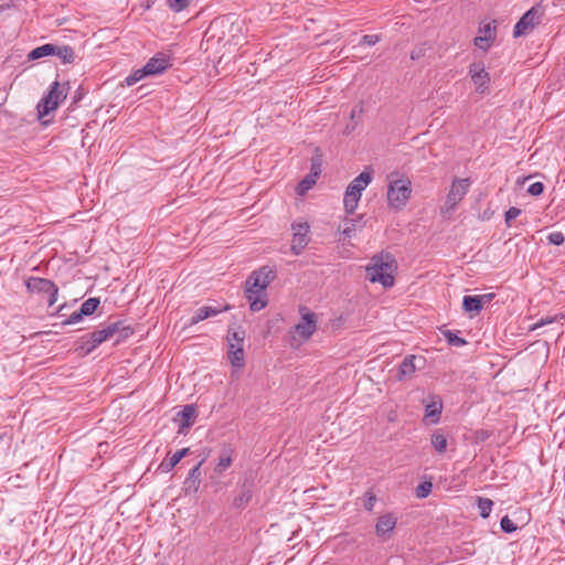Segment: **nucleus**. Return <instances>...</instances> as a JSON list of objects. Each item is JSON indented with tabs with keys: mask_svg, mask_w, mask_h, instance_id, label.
<instances>
[{
	"mask_svg": "<svg viewBox=\"0 0 565 565\" xmlns=\"http://www.w3.org/2000/svg\"><path fill=\"white\" fill-rule=\"evenodd\" d=\"M276 278V271L263 266L252 273L246 280L245 296L252 311H259L267 306L266 288Z\"/></svg>",
	"mask_w": 565,
	"mask_h": 565,
	"instance_id": "f257e3e1",
	"label": "nucleus"
},
{
	"mask_svg": "<svg viewBox=\"0 0 565 565\" xmlns=\"http://www.w3.org/2000/svg\"><path fill=\"white\" fill-rule=\"evenodd\" d=\"M116 333H119V339L117 340L119 342L131 335L134 331L130 327L124 326L122 321L111 322L100 330L83 335L77 351L83 355H87L98 345L111 339Z\"/></svg>",
	"mask_w": 565,
	"mask_h": 565,
	"instance_id": "f03ea898",
	"label": "nucleus"
},
{
	"mask_svg": "<svg viewBox=\"0 0 565 565\" xmlns=\"http://www.w3.org/2000/svg\"><path fill=\"white\" fill-rule=\"evenodd\" d=\"M68 89V83L61 85L57 81L53 82L49 93L42 97L36 106L39 117L42 118L55 110L60 103L66 98Z\"/></svg>",
	"mask_w": 565,
	"mask_h": 565,
	"instance_id": "7ed1b4c3",
	"label": "nucleus"
},
{
	"mask_svg": "<svg viewBox=\"0 0 565 565\" xmlns=\"http://www.w3.org/2000/svg\"><path fill=\"white\" fill-rule=\"evenodd\" d=\"M245 330L242 328L232 329L230 328L227 331V343L228 351L227 356L231 364L234 367H243L245 364V354H244V340H245Z\"/></svg>",
	"mask_w": 565,
	"mask_h": 565,
	"instance_id": "20e7f679",
	"label": "nucleus"
},
{
	"mask_svg": "<svg viewBox=\"0 0 565 565\" xmlns=\"http://www.w3.org/2000/svg\"><path fill=\"white\" fill-rule=\"evenodd\" d=\"M412 193L408 179H393L391 173V207L402 209L406 205Z\"/></svg>",
	"mask_w": 565,
	"mask_h": 565,
	"instance_id": "39448f33",
	"label": "nucleus"
},
{
	"mask_svg": "<svg viewBox=\"0 0 565 565\" xmlns=\"http://www.w3.org/2000/svg\"><path fill=\"white\" fill-rule=\"evenodd\" d=\"M542 15L543 12L537 7H532L515 24L513 35L519 38L530 33L537 24L541 23Z\"/></svg>",
	"mask_w": 565,
	"mask_h": 565,
	"instance_id": "423d86ee",
	"label": "nucleus"
},
{
	"mask_svg": "<svg viewBox=\"0 0 565 565\" xmlns=\"http://www.w3.org/2000/svg\"><path fill=\"white\" fill-rule=\"evenodd\" d=\"M291 230H292L291 252L295 255H299L310 242V237H309L310 226L306 222H303V223L295 222L291 224Z\"/></svg>",
	"mask_w": 565,
	"mask_h": 565,
	"instance_id": "0eeeda50",
	"label": "nucleus"
},
{
	"mask_svg": "<svg viewBox=\"0 0 565 565\" xmlns=\"http://www.w3.org/2000/svg\"><path fill=\"white\" fill-rule=\"evenodd\" d=\"M425 406L424 423L426 425L437 424L440 420L443 412L441 397L435 394H430L423 399Z\"/></svg>",
	"mask_w": 565,
	"mask_h": 565,
	"instance_id": "6e6552de",
	"label": "nucleus"
},
{
	"mask_svg": "<svg viewBox=\"0 0 565 565\" xmlns=\"http://www.w3.org/2000/svg\"><path fill=\"white\" fill-rule=\"evenodd\" d=\"M388 263L383 262L382 257L374 256L372 263L366 266V275L370 281L381 282L383 287H388Z\"/></svg>",
	"mask_w": 565,
	"mask_h": 565,
	"instance_id": "1a4fd4ad",
	"label": "nucleus"
},
{
	"mask_svg": "<svg viewBox=\"0 0 565 565\" xmlns=\"http://www.w3.org/2000/svg\"><path fill=\"white\" fill-rule=\"evenodd\" d=\"M470 186V179H455L449 193L447 194L446 205L447 211L455 209V206L465 198Z\"/></svg>",
	"mask_w": 565,
	"mask_h": 565,
	"instance_id": "9d476101",
	"label": "nucleus"
},
{
	"mask_svg": "<svg viewBox=\"0 0 565 565\" xmlns=\"http://www.w3.org/2000/svg\"><path fill=\"white\" fill-rule=\"evenodd\" d=\"M495 21L486 23L479 28V35L475 38L473 43L480 50L487 52L497 38Z\"/></svg>",
	"mask_w": 565,
	"mask_h": 565,
	"instance_id": "9b49d317",
	"label": "nucleus"
},
{
	"mask_svg": "<svg viewBox=\"0 0 565 565\" xmlns=\"http://www.w3.org/2000/svg\"><path fill=\"white\" fill-rule=\"evenodd\" d=\"M469 74L473 84L477 86V90L484 93L488 89L490 82L489 73L484 70L481 63H473L469 67Z\"/></svg>",
	"mask_w": 565,
	"mask_h": 565,
	"instance_id": "f8f14e48",
	"label": "nucleus"
},
{
	"mask_svg": "<svg viewBox=\"0 0 565 565\" xmlns=\"http://www.w3.org/2000/svg\"><path fill=\"white\" fill-rule=\"evenodd\" d=\"M170 57L164 53H157L145 65L148 75H158L163 73L171 66Z\"/></svg>",
	"mask_w": 565,
	"mask_h": 565,
	"instance_id": "ddd939ff",
	"label": "nucleus"
},
{
	"mask_svg": "<svg viewBox=\"0 0 565 565\" xmlns=\"http://www.w3.org/2000/svg\"><path fill=\"white\" fill-rule=\"evenodd\" d=\"M416 361L423 363V358H417L415 355H407L404 358L402 363L398 366L396 379L398 381H407L413 377L415 371L417 370Z\"/></svg>",
	"mask_w": 565,
	"mask_h": 565,
	"instance_id": "4468645a",
	"label": "nucleus"
},
{
	"mask_svg": "<svg viewBox=\"0 0 565 565\" xmlns=\"http://www.w3.org/2000/svg\"><path fill=\"white\" fill-rule=\"evenodd\" d=\"M230 307L228 306H225V307H220V306H203V307H200L198 308L191 320H190V324L193 326V324H196L199 323L200 321H203L207 318H211V317H215L217 316L218 313L223 312V311H226L228 310Z\"/></svg>",
	"mask_w": 565,
	"mask_h": 565,
	"instance_id": "2eb2a0df",
	"label": "nucleus"
},
{
	"mask_svg": "<svg viewBox=\"0 0 565 565\" xmlns=\"http://www.w3.org/2000/svg\"><path fill=\"white\" fill-rule=\"evenodd\" d=\"M54 282L46 278L30 277L25 281V287L29 292L47 295L49 290H53Z\"/></svg>",
	"mask_w": 565,
	"mask_h": 565,
	"instance_id": "dca6fc26",
	"label": "nucleus"
},
{
	"mask_svg": "<svg viewBox=\"0 0 565 565\" xmlns=\"http://www.w3.org/2000/svg\"><path fill=\"white\" fill-rule=\"evenodd\" d=\"M493 297L492 294L478 295V296H465L462 299V307L467 312L479 313L483 307V303L490 301Z\"/></svg>",
	"mask_w": 565,
	"mask_h": 565,
	"instance_id": "f3484780",
	"label": "nucleus"
},
{
	"mask_svg": "<svg viewBox=\"0 0 565 565\" xmlns=\"http://www.w3.org/2000/svg\"><path fill=\"white\" fill-rule=\"evenodd\" d=\"M316 316L315 313H306L302 316L300 322L296 326V330L303 339H309L316 331Z\"/></svg>",
	"mask_w": 565,
	"mask_h": 565,
	"instance_id": "a211bd4d",
	"label": "nucleus"
},
{
	"mask_svg": "<svg viewBox=\"0 0 565 565\" xmlns=\"http://www.w3.org/2000/svg\"><path fill=\"white\" fill-rule=\"evenodd\" d=\"M196 417V408L194 405L189 404L183 406V408L177 413L174 418L175 423H178L180 430L183 428H188L192 425L193 420Z\"/></svg>",
	"mask_w": 565,
	"mask_h": 565,
	"instance_id": "6ab92c4d",
	"label": "nucleus"
},
{
	"mask_svg": "<svg viewBox=\"0 0 565 565\" xmlns=\"http://www.w3.org/2000/svg\"><path fill=\"white\" fill-rule=\"evenodd\" d=\"M201 465L202 461L189 471L188 478L184 481V490L186 493H195L199 490L201 483Z\"/></svg>",
	"mask_w": 565,
	"mask_h": 565,
	"instance_id": "aec40b11",
	"label": "nucleus"
},
{
	"mask_svg": "<svg viewBox=\"0 0 565 565\" xmlns=\"http://www.w3.org/2000/svg\"><path fill=\"white\" fill-rule=\"evenodd\" d=\"M233 454L234 450L231 446H224L221 449L217 463L214 469L215 473L222 475L227 468L231 467L233 462Z\"/></svg>",
	"mask_w": 565,
	"mask_h": 565,
	"instance_id": "412c9836",
	"label": "nucleus"
},
{
	"mask_svg": "<svg viewBox=\"0 0 565 565\" xmlns=\"http://www.w3.org/2000/svg\"><path fill=\"white\" fill-rule=\"evenodd\" d=\"M372 175L367 171L361 172L356 178H354L350 184L348 185L347 190L353 193L362 195V191L367 186V184L371 182Z\"/></svg>",
	"mask_w": 565,
	"mask_h": 565,
	"instance_id": "4be33fe9",
	"label": "nucleus"
},
{
	"mask_svg": "<svg viewBox=\"0 0 565 565\" xmlns=\"http://www.w3.org/2000/svg\"><path fill=\"white\" fill-rule=\"evenodd\" d=\"M189 452V448H182L175 451L169 459H164L160 463V469L163 472H169L172 470Z\"/></svg>",
	"mask_w": 565,
	"mask_h": 565,
	"instance_id": "5701e85b",
	"label": "nucleus"
},
{
	"mask_svg": "<svg viewBox=\"0 0 565 565\" xmlns=\"http://www.w3.org/2000/svg\"><path fill=\"white\" fill-rule=\"evenodd\" d=\"M53 55L57 56L63 63H72L74 61V50L70 45H55Z\"/></svg>",
	"mask_w": 565,
	"mask_h": 565,
	"instance_id": "b1692460",
	"label": "nucleus"
},
{
	"mask_svg": "<svg viewBox=\"0 0 565 565\" xmlns=\"http://www.w3.org/2000/svg\"><path fill=\"white\" fill-rule=\"evenodd\" d=\"M360 199H361V196L359 194L353 193V192L350 193L349 190H345L343 204H344L345 212L348 214L354 213V211L358 207Z\"/></svg>",
	"mask_w": 565,
	"mask_h": 565,
	"instance_id": "393cba45",
	"label": "nucleus"
},
{
	"mask_svg": "<svg viewBox=\"0 0 565 565\" xmlns=\"http://www.w3.org/2000/svg\"><path fill=\"white\" fill-rule=\"evenodd\" d=\"M54 50H55V44L47 43V44L41 45L39 47H35L34 50H32L29 53V58L38 60V58H41L44 56L53 55V53L55 52Z\"/></svg>",
	"mask_w": 565,
	"mask_h": 565,
	"instance_id": "a878e982",
	"label": "nucleus"
},
{
	"mask_svg": "<svg viewBox=\"0 0 565 565\" xmlns=\"http://www.w3.org/2000/svg\"><path fill=\"white\" fill-rule=\"evenodd\" d=\"M252 498H253V491H252L250 487H247L246 484H244L242 487L239 494L234 499L233 504L237 509L243 508L252 500Z\"/></svg>",
	"mask_w": 565,
	"mask_h": 565,
	"instance_id": "bb28decb",
	"label": "nucleus"
},
{
	"mask_svg": "<svg viewBox=\"0 0 565 565\" xmlns=\"http://www.w3.org/2000/svg\"><path fill=\"white\" fill-rule=\"evenodd\" d=\"M431 445L438 452H445L447 449V437L440 430H436L430 438Z\"/></svg>",
	"mask_w": 565,
	"mask_h": 565,
	"instance_id": "cd10ccee",
	"label": "nucleus"
},
{
	"mask_svg": "<svg viewBox=\"0 0 565 565\" xmlns=\"http://www.w3.org/2000/svg\"><path fill=\"white\" fill-rule=\"evenodd\" d=\"M361 220L358 218H345L343 222V227L341 230L342 234L345 237H352L353 233L356 231L358 227H361Z\"/></svg>",
	"mask_w": 565,
	"mask_h": 565,
	"instance_id": "c85d7f7f",
	"label": "nucleus"
},
{
	"mask_svg": "<svg viewBox=\"0 0 565 565\" xmlns=\"http://www.w3.org/2000/svg\"><path fill=\"white\" fill-rule=\"evenodd\" d=\"M440 332L441 334L445 337V339L447 340V342L452 345V347H457V348H460V347H463L467 341L460 337H458L456 333H454L452 331L450 330H447V329H440Z\"/></svg>",
	"mask_w": 565,
	"mask_h": 565,
	"instance_id": "c756f323",
	"label": "nucleus"
},
{
	"mask_svg": "<svg viewBox=\"0 0 565 565\" xmlns=\"http://www.w3.org/2000/svg\"><path fill=\"white\" fill-rule=\"evenodd\" d=\"M477 502L481 518H488L492 511L493 501L488 498L478 497Z\"/></svg>",
	"mask_w": 565,
	"mask_h": 565,
	"instance_id": "7c9ffc66",
	"label": "nucleus"
},
{
	"mask_svg": "<svg viewBox=\"0 0 565 565\" xmlns=\"http://www.w3.org/2000/svg\"><path fill=\"white\" fill-rule=\"evenodd\" d=\"M317 174L315 175H307L303 180H301L297 188H296V192L298 195H305L311 188L312 185L316 183V177Z\"/></svg>",
	"mask_w": 565,
	"mask_h": 565,
	"instance_id": "2f4dec72",
	"label": "nucleus"
},
{
	"mask_svg": "<svg viewBox=\"0 0 565 565\" xmlns=\"http://www.w3.org/2000/svg\"><path fill=\"white\" fill-rule=\"evenodd\" d=\"M99 303H100V301L98 298H89L82 303L79 310L85 316H90L96 311Z\"/></svg>",
	"mask_w": 565,
	"mask_h": 565,
	"instance_id": "473e14b6",
	"label": "nucleus"
},
{
	"mask_svg": "<svg viewBox=\"0 0 565 565\" xmlns=\"http://www.w3.org/2000/svg\"><path fill=\"white\" fill-rule=\"evenodd\" d=\"M146 76H149L148 73H146L145 66L141 68H138L134 71L129 76L125 78V83L127 86H132Z\"/></svg>",
	"mask_w": 565,
	"mask_h": 565,
	"instance_id": "72a5a7b5",
	"label": "nucleus"
},
{
	"mask_svg": "<svg viewBox=\"0 0 565 565\" xmlns=\"http://www.w3.org/2000/svg\"><path fill=\"white\" fill-rule=\"evenodd\" d=\"M431 489H433V483L430 481H424V482H420L415 488V494L417 498L424 499L429 495V493L431 492Z\"/></svg>",
	"mask_w": 565,
	"mask_h": 565,
	"instance_id": "f704fd0d",
	"label": "nucleus"
},
{
	"mask_svg": "<svg viewBox=\"0 0 565 565\" xmlns=\"http://www.w3.org/2000/svg\"><path fill=\"white\" fill-rule=\"evenodd\" d=\"M190 1L191 0H167V4L173 12H181L189 7Z\"/></svg>",
	"mask_w": 565,
	"mask_h": 565,
	"instance_id": "c9c22d12",
	"label": "nucleus"
},
{
	"mask_svg": "<svg viewBox=\"0 0 565 565\" xmlns=\"http://www.w3.org/2000/svg\"><path fill=\"white\" fill-rule=\"evenodd\" d=\"M375 527L377 535L384 536L388 532V516L382 515Z\"/></svg>",
	"mask_w": 565,
	"mask_h": 565,
	"instance_id": "e433bc0d",
	"label": "nucleus"
},
{
	"mask_svg": "<svg viewBox=\"0 0 565 565\" xmlns=\"http://www.w3.org/2000/svg\"><path fill=\"white\" fill-rule=\"evenodd\" d=\"M500 526H501V530L505 533H512L516 530V525L513 523V521L508 515H504L501 519Z\"/></svg>",
	"mask_w": 565,
	"mask_h": 565,
	"instance_id": "4c0bfd02",
	"label": "nucleus"
},
{
	"mask_svg": "<svg viewBox=\"0 0 565 565\" xmlns=\"http://www.w3.org/2000/svg\"><path fill=\"white\" fill-rule=\"evenodd\" d=\"M521 214V209L512 206L505 212V224L508 226L512 225V221L515 220Z\"/></svg>",
	"mask_w": 565,
	"mask_h": 565,
	"instance_id": "58836bf2",
	"label": "nucleus"
},
{
	"mask_svg": "<svg viewBox=\"0 0 565 565\" xmlns=\"http://www.w3.org/2000/svg\"><path fill=\"white\" fill-rule=\"evenodd\" d=\"M548 243L559 246L564 243V235L562 232H553L547 236Z\"/></svg>",
	"mask_w": 565,
	"mask_h": 565,
	"instance_id": "ea45409f",
	"label": "nucleus"
},
{
	"mask_svg": "<svg viewBox=\"0 0 565 565\" xmlns=\"http://www.w3.org/2000/svg\"><path fill=\"white\" fill-rule=\"evenodd\" d=\"M558 317L557 316H553V317H546V318H542L540 319L536 323H534L530 330H536L541 327H544L546 324H550V323H553L555 321H557Z\"/></svg>",
	"mask_w": 565,
	"mask_h": 565,
	"instance_id": "a19ab883",
	"label": "nucleus"
},
{
	"mask_svg": "<svg viewBox=\"0 0 565 565\" xmlns=\"http://www.w3.org/2000/svg\"><path fill=\"white\" fill-rule=\"evenodd\" d=\"M544 188L542 182H535L527 188V192L533 196H539L543 193Z\"/></svg>",
	"mask_w": 565,
	"mask_h": 565,
	"instance_id": "79ce46f5",
	"label": "nucleus"
},
{
	"mask_svg": "<svg viewBox=\"0 0 565 565\" xmlns=\"http://www.w3.org/2000/svg\"><path fill=\"white\" fill-rule=\"evenodd\" d=\"M375 502H376L375 494L373 492H371V491H367L365 493L364 508L366 510L371 511L374 508Z\"/></svg>",
	"mask_w": 565,
	"mask_h": 565,
	"instance_id": "37998d69",
	"label": "nucleus"
},
{
	"mask_svg": "<svg viewBox=\"0 0 565 565\" xmlns=\"http://www.w3.org/2000/svg\"><path fill=\"white\" fill-rule=\"evenodd\" d=\"M380 41V36L376 34H366L362 36L360 44L363 45H374Z\"/></svg>",
	"mask_w": 565,
	"mask_h": 565,
	"instance_id": "c03bdc74",
	"label": "nucleus"
},
{
	"mask_svg": "<svg viewBox=\"0 0 565 565\" xmlns=\"http://www.w3.org/2000/svg\"><path fill=\"white\" fill-rule=\"evenodd\" d=\"M57 294H58V288L54 284L53 285V290H49V292H47V305H49V307H52L56 302Z\"/></svg>",
	"mask_w": 565,
	"mask_h": 565,
	"instance_id": "a18cd8bd",
	"label": "nucleus"
},
{
	"mask_svg": "<svg viewBox=\"0 0 565 565\" xmlns=\"http://www.w3.org/2000/svg\"><path fill=\"white\" fill-rule=\"evenodd\" d=\"M85 315L81 312V310L74 311L70 318L64 322V324H74L79 322Z\"/></svg>",
	"mask_w": 565,
	"mask_h": 565,
	"instance_id": "49530a36",
	"label": "nucleus"
},
{
	"mask_svg": "<svg viewBox=\"0 0 565 565\" xmlns=\"http://www.w3.org/2000/svg\"><path fill=\"white\" fill-rule=\"evenodd\" d=\"M82 97H83V93L78 89V90L76 92V94L74 95V100H73V103H77L78 100H81V99H82Z\"/></svg>",
	"mask_w": 565,
	"mask_h": 565,
	"instance_id": "de8ad7c7",
	"label": "nucleus"
},
{
	"mask_svg": "<svg viewBox=\"0 0 565 565\" xmlns=\"http://www.w3.org/2000/svg\"><path fill=\"white\" fill-rule=\"evenodd\" d=\"M354 127L353 126H347L343 130V134L344 135H350L352 131H353Z\"/></svg>",
	"mask_w": 565,
	"mask_h": 565,
	"instance_id": "09e8293b",
	"label": "nucleus"
},
{
	"mask_svg": "<svg viewBox=\"0 0 565 565\" xmlns=\"http://www.w3.org/2000/svg\"><path fill=\"white\" fill-rule=\"evenodd\" d=\"M418 57H419V52H416V53H415V52H413V54H412V58L414 60V58H418Z\"/></svg>",
	"mask_w": 565,
	"mask_h": 565,
	"instance_id": "8fccbe9b",
	"label": "nucleus"
},
{
	"mask_svg": "<svg viewBox=\"0 0 565 565\" xmlns=\"http://www.w3.org/2000/svg\"><path fill=\"white\" fill-rule=\"evenodd\" d=\"M394 526H395V521H393V522L391 521V526H390L391 532L393 531Z\"/></svg>",
	"mask_w": 565,
	"mask_h": 565,
	"instance_id": "3c124183",
	"label": "nucleus"
},
{
	"mask_svg": "<svg viewBox=\"0 0 565 565\" xmlns=\"http://www.w3.org/2000/svg\"><path fill=\"white\" fill-rule=\"evenodd\" d=\"M355 113H356L355 109H352L351 115H350L352 119L355 117Z\"/></svg>",
	"mask_w": 565,
	"mask_h": 565,
	"instance_id": "603ef678",
	"label": "nucleus"
},
{
	"mask_svg": "<svg viewBox=\"0 0 565 565\" xmlns=\"http://www.w3.org/2000/svg\"><path fill=\"white\" fill-rule=\"evenodd\" d=\"M393 284H394V280H393V277L391 276L390 285L393 286Z\"/></svg>",
	"mask_w": 565,
	"mask_h": 565,
	"instance_id": "864d4df0",
	"label": "nucleus"
}]
</instances>
